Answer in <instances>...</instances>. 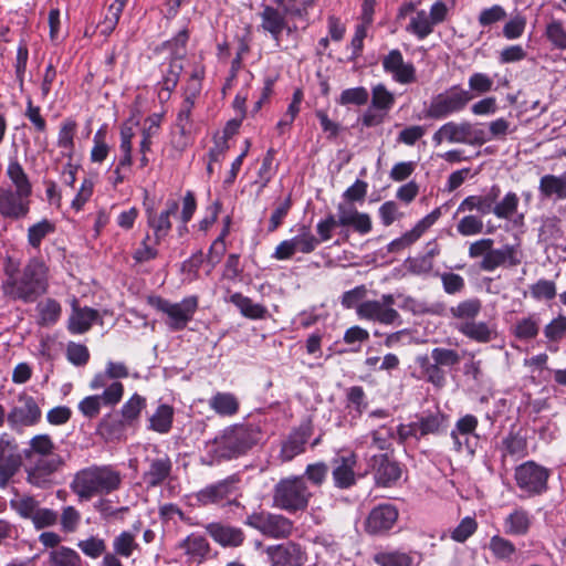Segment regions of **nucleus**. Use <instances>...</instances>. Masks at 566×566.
Instances as JSON below:
<instances>
[{
  "mask_svg": "<svg viewBox=\"0 0 566 566\" xmlns=\"http://www.w3.org/2000/svg\"><path fill=\"white\" fill-rule=\"evenodd\" d=\"M549 472L534 461H526L515 469L514 478L521 491L537 495L547 489Z\"/></svg>",
  "mask_w": 566,
  "mask_h": 566,
  "instance_id": "obj_13",
  "label": "nucleus"
},
{
  "mask_svg": "<svg viewBox=\"0 0 566 566\" xmlns=\"http://www.w3.org/2000/svg\"><path fill=\"white\" fill-rule=\"evenodd\" d=\"M36 324L40 326H52L56 324L62 315L60 302L48 297L39 302L35 306Z\"/></svg>",
  "mask_w": 566,
  "mask_h": 566,
  "instance_id": "obj_37",
  "label": "nucleus"
},
{
  "mask_svg": "<svg viewBox=\"0 0 566 566\" xmlns=\"http://www.w3.org/2000/svg\"><path fill=\"white\" fill-rule=\"evenodd\" d=\"M538 321L534 316L523 317L514 326V335L518 339H532L538 334Z\"/></svg>",
  "mask_w": 566,
  "mask_h": 566,
  "instance_id": "obj_62",
  "label": "nucleus"
},
{
  "mask_svg": "<svg viewBox=\"0 0 566 566\" xmlns=\"http://www.w3.org/2000/svg\"><path fill=\"white\" fill-rule=\"evenodd\" d=\"M436 145L447 142L450 144H464L481 146L486 143L485 133L470 122H447L439 127L432 136Z\"/></svg>",
  "mask_w": 566,
  "mask_h": 566,
  "instance_id": "obj_8",
  "label": "nucleus"
},
{
  "mask_svg": "<svg viewBox=\"0 0 566 566\" xmlns=\"http://www.w3.org/2000/svg\"><path fill=\"white\" fill-rule=\"evenodd\" d=\"M489 548L493 556L501 560L511 559L516 552L515 545L511 541L500 535H494L491 537Z\"/></svg>",
  "mask_w": 566,
  "mask_h": 566,
  "instance_id": "obj_53",
  "label": "nucleus"
},
{
  "mask_svg": "<svg viewBox=\"0 0 566 566\" xmlns=\"http://www.w3.org/2000/svg\"><path fill=\"white\" fill-rule=\"evenodd\" d=\"M313 495L304 476H286L273 486L272 506L290 514L305 512Z\"/></svg>",
  "mask_w": 566,
  "mask_h": 566,
  "instance_id": "obj_5",
  "label": "nucleus"
},
{
  "mask_svg": "<svg viewBox=\"0 0 566 566\" xmlns=\"http://www.w3.org/2000/svg\"><path fill=\"white\" fill-rule=\"evenodd\" d=\"M182 69V60L171 57L161 82L163 90L168 94L177 86Z\"/></svg>",
  "mask_w": 566,
  "mask_h": 566,
  "instance_id": "obj_63",
  "label": "nucleus"
},
{
  "mask_svg": "<svg viewBox=\"0 0 566 566\" xmlns=\"http://www.w3.org/2000/svg\"><path fill=\"white\" fill-rule=\"evenodd\" d=\"M171 468V460L167 455L149 459L148 468L142 476L143 482L147 488L158 486L170 475Z\"/></svg>",
  "mask_w": 566,
  "mask_h": 566,
  "instance_id": "obj_33",
  "label": "nucleus"
},
{
  "mask_svg": "<svg viewBox=\"0 0 566 566\" xmlns=\"http://www.w3.org/2000/svg\"><path fill=\"white\" fill-rule=\"evenodd\" d=\"M229 301L238 307L240 313L250 319H263L268 315V310L260 303H254L250 297L241 293H233Z\"/></svg>",
  "mask_w": 566,
  "mask_h": 566,
  "instance_id": "obj_39",
  "label": "nucleus"
},
{
  "mask_svg": "<svg viewBox=\"0 0 566 566\" xmlns=\"http://www.w3.org/2000/svg\"><path fill=\"white\" fill-rule=\"evenodd\" d=\"M500 196L499 186L494 185L490 188L486 195L469 196L464 198L459 205L457 212H471L478 211L481 214H489L493 212V203L496 202Z\"/></svg>",
  "mask_w": 566,
  "mask_h": 566,
  "instance_id": "obj_31",
  "label": "nucleus"
},
{
  "mask_svg": "<svg viewBox=\"0 0 566 566\" xmlns=\"http://www.w3.org/2000/svg\"><path fill=\"white\" fill-rule=\"evenodd\" d=\"M532 524L531 515L523 509H516L504 520V531L509 535H526Z\"/></svg>",
  "mask_w": 566,
  "mask_h": 566,
  "instance_id": "obj_38",
  "label": "nucleus"
},
{
  "mask_svg": "<svg viewBox=\"0 0 566 566\" xmlns=\"http://www.w3.org/2000/svg\"><path fill=\"white\" fill-rule=\"evenodd\" d=\"M395 95L384 84H377L371 88V104L360 117L364 127L381 125L394 107Z\"/></svg>",
  "mask_w": 566,
  "mask_h": 566,
  "instance_id": "obj_11",
  "label": "nucleus"
},
{
  "mask_svg": "<svg viewBox=\"0 0 566 566\" xmlns=\"http://www.w3.org/2000/svg\"><path fill=\"white\" fill-rule=\"evenodd\" d=\"M11 509L22 518L31 520L40 506L39 502L29 495H22L10 502Z\"/></svg>",
  "mask_w": 566,
  "mask_h": 566,
  "instance_id": "obj_56",
  "label": "nucleus"
},
{
  "mask_svg": "<svg viewBox=\"0 0 566 566\" xmlns=\"http://www.w3.org/2000/svg\"><path fill=\"white\" fill-rule=\"evenodd\" d=\"M192 142V127L175 124L170 144L178 153H182Z\"/></svg>",
  "mask_w": 566,
  "mask_h": 566,
  "instance_id": "obj_59",
  "label": "nucleus"
},
{
  "mask_svg": "<svg viewBox=\"0 0 566 566\" xmlns=\"http://www.w3.org/2000/svg\"><path fill=\"white\" fill-rule=\"evenodd\" d=\"M245 524L275 539L287 538L294 530V523L289 517L270 512L253 513L247 517Z\"/></svg>",
  "mask_w": 566,
  "mask_h": 566,
  "instance_id": "obj_9",
  "label": "nucleus"
},
{
  "mask_svg": "<svg viewBox=\"0 0 566 566\" xmlns=\"http://www.w3.org/2000/svg\"><path fill=\"white\" fill-rule=\"evenodd\" d=\"M472 98L473 95L470 91L461 85H452L430 99L424 109V117L430 119L447 118L462 112Z\"/></svg>",
  "mask_w": 566,
  "mask_h": 566,
  "instance_id": "obj_6",
  "label": "nucleus"
},
{
  "mask_svg": "<svg viewBox=\"0 0 566 566\" xmlns=\"http://www.w3.org/2000/svg\"><path fill=\"white\" fill-rule=\"evenodd\" d=\"M71 314L67 319V329L73 335L84 334L88 332L98 318V312L94 308L78 305L77 298H73L71 303Z\"/></svg>",
  "mask_w": 566,
  "mask_h": 566,
  "instance_id": "obj_28",
  "label": "nucleus"
},
{
  "mask_svg": "<svg viewBox=\"0 0 566 566\" xmlns=\"http://www.w3.org/2000/svg\"><path fill=\"white\" fill-rule=\"evenodd\" d=\"M446 421V416L442 412H436L428 416H422L418 421L409 424V433L413 436H427L437 433Z\"/></svg>",
  "mask_w": 566,
  "mask_h": 566,
  "instance_id": "obj_41",
  "label": "nucleus"
},
{
  "mask_svg": "<svg viewBox=\"0 0 566 566\" xmlns=\"http://www.w3.org/2000/svg\"><path fill=\"white\" fill-rule=\"evenodd\" d=\"M177 548L181 552L185 564L188 566H199L205 563L211 552L208 539L197 533H191L177 544Z\"/></svg>",
  "mask_w": 566,
  "mask_h": 566,
  "instance_id": "obj_18",
  "label": "nucleus"
},
{
  "mask_svg": "<svg viewBox=\"0 0 566 566\" xmlns=\"http://www.w3.org/2000/svg\"><path fill=\"white\" fill-rule=\"evenodd\" d=\"M19 406L12 408L7 419L11 427L32 426L41 417V410L35 400L30 396H20Z\"/></svg>",
  "mask_w": 566,
  "mask_h": 566,
  "instance_id": "obj_26",
  "label": "nucleus"
},
{
  "mask_svg": "<svg viewBox=\"0 0 566 566\" xmlns=\"http://www.w3.org/2000/svg\"><path fill=\"white\" fill-rule=\"evenodd\" d=\"M426 232V230L417 222L416 226L403 233L400 238L392 240L388 244L389 252H398L403 250L405 248L415 243L420 237Z\"/></svg>",
  "mask_w": 566,
  "mask_h": 566,
  "instance_id": "obj_60",
  "label": "nucleus"
},
{
  "mask_svg": "<svg viewBox=\"0 0 566 566\" xmlns=\"http://www.w3.org/2000/svg\"><path fill=\"white\" fill-rule=\"evenodd\" d=\"M319 240L312 232L311 227L301 224L296 228V234L291 239L280 242L274 252L273 258L279 261L290 260L296 253L310 254L316 250Z\"/></svg>",
  "mask_w": 566,
  "mask_h": 566,
  "instance_id": "obj_10",
  "label": "nucleus"
},
{
  "mask_svg": "<svg viewBox=\"0 0 566 566\" xmlns=\"http://www.w3.org/2000/svg\"><path fill=\"white\" fill-rule=\"evenodd\" d=\"M57 455L54 453V443L50 436L39 434L31 439L30 446L24 450L25 459Z\"/></svg>",
  "mask_w": 566,
  "mask_h": 566,
  "instance_id": "obj_47",
  "label": "nucleus"
},
{
  "mask_svg": "<svg viewBox=\"0 0 566 566\" xmlns=\"http://www.w3.org/2000/svg\"><path fill=\"white\" fill-rule=\"evenodd\" d=\"M174 408L169 405H159L149 417L148 429L160 434L168 433L172 427Z\"/></svg>",
  "mask_w": 566,
  "mask_h": 566,
  "instance_id": "obj_45",
  "label": "nucleus"
},
{
  "mask_svg": "<svg viewBox=\"0 0 566 566\" xmlns=\"http://www.w3.org/2000/svg\"><path fill=\"white\" fill-rule=\"evenodd\" d=\"M483 220L474 214H468L461 218L457 224V231L463 237H473L483 232Z\"/></svg>",
  "mask_w": 566,
  "mask_h": 566,
  "instance_id": "obj_58",
  "label": "nucleus"
},
{
  "mask_svg": "<svg viewBox=\"0 0 566 566\" xmlns=\"http://www.w3.org/2000/svg\"><path fill=\"white\" fill-rule=\"evenodd\" d=\"M20 465V457L12 452L4 441L0 440V486L7 485Z\"/></svg>",
  "mask_w": 566,
  "mask_h": 566,
  "instance_id": "obj_36",
  "label": "nucleus"
},
{
  "mask_svg": "<svg viewBox=\"0 0 566 566\" xmlns=\"http://www.w3.org/2000/svg\"><path fill=\"white\" fill-rule=\"evenodd\" d=\"M266 555L271 566H303L306 562L305 552L293 542L269 546Z\"/></svg>",
  "mask_w": 566,
  "mask_h": 566,
  "instance_id": "obj_20",
  "label": "nucleus"
},
{
  "mask_svg": "<svg viewBox=\"0 0 566 566\" xmlns=\"http://www.w3.org/2000/svg\"><path fill=\"white\" fill-rule=\"evenodd\" d=\"M482 310V302L476 298H467L450 307V314L454 319L468 322L479 316Z\"/></svg>",
  "mask_w": 566,
  "mask_h": 566,
  "instance_id": "obj_48",
  "label": "nucleus"
},
{
  "mask_svg": "<svg viewBox=\"0 0 566 566\" xmlns=\"http://www.w3.org/2000/svg\"><path fill=\"white\" fill-rule=\"evenodd\" d=\"M538 193L542 200L565 201L566 200V171L562 174H545L538 181Z\"/></svg>",
  "mask_w": 566,
  "mask_h": 566,
  "instance_id": "obj_29",
  "label": "nucleus"
},
{
  "mask_svg": "<svg viewBox=\"0 0 566 566\" xmlns=\"http://www.w3.org/2000/svg\"><path fill=\"white\" fill-rule=\"evenodd\" d=\"M524 252L520 241L512 244H504L501 248H492L485 260H481L480 269L485 272H493L499 268L513 269L522 264Z\"/></svg>",
  "mask_w": 566,
  "mask_h": 566,
  "instance_id": "obj_15",
  "label": "nucleus"
},
{
  "mask_svg": "<svg viewBox=\"0 0 566 566\" xmlns=\"http://www.w3.org/2000/svg\"><path fill=\"white\" fill-rule=\"evenodd\" d=\"M385 72L391 74L392 78L400 84L416 82V69L413 64L405 62L401 52L397 49L389 51L382 59Z\"/></svg>",
  "mask_w": 566,
  "mask_h": 566,
  "instance_id": "obj_22",
  "label": "nucleus"
},
{
  "mask_svg": "<svg viewBox=\"0 0 566 566\" xmlns=\"http://www.w3.org/2000/svg\"><path fill=\"white\" fill-rule=\"evenodd\" d=\"M6 174L10 179L12 186L14 187L13 191H18L29 196L32 195V185L19 161L11 160L8 164Z\"/></svg>",
  "mask_w": 566,
  "mask_h": 566,
  "instance_id": "obj_46",
  "label": "nucleus"
},
{
  "mask_svg": "<svg viewBox=\"0 0 566 566\" xmlns=\"http://www.w3.org/2000/svg\"><path fill=\"white\" fill-rule=\"evenodd\" d=\"M122 483L120 473L108 465H91L77 471L71 483V491L80 502L116 491Z\"/></svg>",
  "mask_w": 566,
  "mask_h": 566,
  "instance_id": "obj_2",
  "label": "nucleus"
},
{
  "mask_svg": "<svg viewBox=\"0 0 566 566\" xmlns=\"http://www.w3.org/2000/svg\"><path fill=\"white\" fill-rule=\"evenodd\" d=\"M145 408L146 398L138 394H134L120 408V426H134L138 421L139 416Z\"/></svg>",
  "mask_w": 566,
  "mask_h": 566,
  "instance_id": "obj_44",
  "label": "nucleus"
},
{
  "mask_svg": "<svg viewBox=\"0 0 566 566\" xmlns=\"http://www.w3.org/2000/svg\"><path fill=\"white\" fill-rule=\"evenodd\" d=\"M55 231V224L48 219H43L28 229V243L38 249L42 240Z\"/></svg>",
  "mask_w": 566,
  "mask_h": 566,
  "instance_id": "obj_52",
  "label": "nucleus"
},
{
  "mask_svg": "<svg viewBox=\"0 0 566 566\" xmlns=\"http://www.w3.org/2000/svg\"><path fill=\"white\" fill-rule=\"evenodd\" d=\"M1 289L11 300L32 303L49 290V268L39 258L30 259L23 268L18 261L7 258Z\"/></svg>",
  "mask_w": 566,
  "mask_h": 566,
  "instance_id": "obj_1",
  "label": "nucleus"
},
{
  "mask_svg": "<svg viewBox=\"0 0 566 566\" xmlns=\"http://www.w3.org/2000/svg\"><path fill=\"white\" fill-rule=\"evenodd\" d=\"M375 560L380 566H411L412 558L402 552H387L376 555Z\"/></svg>",
  "mask_w": 566,
  "mask_h": 566,
  "instance_id": "obj_64",
  "label": "nucleus"
},
{
  "mask_svg": "<svg viewBox=\"0 0 566 566\" xmlns=\"http://www.w3.org/2000/svg\"><path fill=\"white\" fill-rule=\"evenodd\" d=\"M140 531V523L133 524L130 530L123 531L113 538L112 547L113 553L125 558H129L136 551L139 549V544L136 541Z\"/></svg>",
  "mask_w": 566,
  "mask_h": 566,
  "instance_id": "obj_34",
  "label": "nucleus"
},
{
  "mask_svg": "<svg viewBox=\"0 0 566 566\" xmlns=\"http://www.w3.org/2000/svg\"><path fill=\"white\" fill-rule=\"evenodd\" d=\"M518 203V196L513 191H509L500 201L496 200V202L493 203L492 213L497 219L514 220L515 223L522 222L524 214L517 213Z\"/></svg>",
  "mask_w": 566,
  "mask_h": 566,
  "instance_id": "obj_35",
  "label": "nucleus"
},
{
  "mask_svg": "<svg viewBox=\"0 0 566 566\" xmlns=\"http://www.w3.org/2000/svg\"><path fill=\"white\" fill-rule=\"evenodd\" d=\"M531 297L536 302H551L557 296V285L554 281L539 279L528 287Z\"/></svg>",
  "mask_w": 566,
  "mask_h": 566,
  "instance_id": "obj_51",
  "label": "nucleus"
},
{
  "mask_svg": "<svg viewBox=\"0 0 566 566\" xmlns=\"http://www.w3.org/2000/svg\"><path fill=\"white\" fill-rule=\"evenodd\" d=\"M77 124L72 118H66L61 123L59 135H57V146L64 149L66 155L72 158L74 154V137L76 135Z\"/></svg>",
  "mask_w": 566,
  "mask_h": 566,
  "instance_id": "obj_49",
  "label": "nucleus"
},
{
  "mask_svg": "<svg viewBox=\"0 0 566 566\" xmlns=\"http://www.w3.org/2000/svg\"><path fill=\"white\" fill-rule=\"evenodd\" d=\"M395 297L391 294H384L380 300L365 301L357 308L359 318L375 321L384 325H391L400 322V315L394 308Z\"/></svg>",
  "mask_w": 566,
  "mask_h": 566,
  "instance_id": "obj_14",
  "label": "nucleus"
},
{
  "mask_svg": "<svg viewBox=\"0 0 566 566\" xmlns=\"http://www.w3.org/2000/svg\"><path fill=\"white\" fill-rule=\"evenodd\" d=\"M178 208L179 205L176 200H168L166 202V208L158 216L154 212H148L147 222L154 230L156 244H159L160 240L171 230L172 224L170 222V217L177 213Z\"/></svg>",
  "mask_w": 566,
  "mask_h": 566,
  "instance_id": "obj_32",
  "label": "nucleus"
},
{
  "mask_svg": "<svg viewBox=\"0 0 566 566\" xmlns=\"http://www.w3.org/2000/svg\"><path fill=\"white\" fill-rule=\"evenodd\" d=\"M124 386L119 381H113L101 395L87 396L78 402L80 412L86 418H95L102 405L116 406L123 398Z\"/></svg>",
  "mask_w": 566,
  "mask_h": 566,
  "instance_id": "obj_16",
  "label": "nucleus"
},
{
  "mask_svg": "<svg viewBox=\"0 0 566 566\" xmlns=\"http://www.w3.org/2000/svg\"><path fill=\"white\" fill-rule=\"evenodd\" d=\"M27 481L36 488H46L53 483L54 474L64 465L61 455L25 459Z\"/></svg>",
  "mask_w": 566,
  "mask_h": 566,
  "instance_id": "obj_12",
  "label": "nucleus"
},
{
  "mask_svg": "<svg viewBox=\"0 0 566 566\" xmlns=\"http://www.w3.org/2000/svg\"><path fill=\"white\" fill-rule=\"evenodd\" d=\"M371 469L376 485L382 488L395 485L402 473L399 464L386 454L374 455L371 458Z\"/></svg>",
  "mask_w": 566,
  "mask_h": 566,
  "instance_id": "obj_24",
  "label": "nucleus"
},
{
  "mask_svg": "<svg viewBox=\"0 0 566 566\" xmlns=\"http://www.w3.org/2000/svg\"><path fill=\"white\" fill-rule=\"evenodd\" d=\"M336 218L339 227L352 228L361 235L368 234L373 230L371 217L366 212L358 211L352 202H339Z\"/></svg>",
  "mask_w": 566,
  "mask_h": 566,
  "instance_id": "obj_19",
  "label": "nucleus"
},
{
  "mask_svg": "<svg viewBox=\"0 0 566 566\" xmlns=\"http://www.w3.org/2000/svg\"><path fill=\"white\" fill-rule=\"evenodd\" d=\"M261 437V429L258 424L231 426L213 440L212 451L220 459L238 458L255 446Z\"/></svg>",
  "mask_w": 566,
  "mask_h": 566,
  "instance_id": "obj_4",
  "label": "nucleus"
},
{
  "mask_svg": "<svg viewBox=\"0 0 566 566\" xmlns=\"http://www.w3.org/2000/svg\"><path fill=\"white\" fill-rule=\"evenodd\" d=\"M149 304L167 316L166 324L171 331H182L192 321L198 310V297L191 295L172 303L160 296H154L149 298Z\"/></svg>",
  "mask_w": 566,
  "mask_h": 566,
  "instance_id": "obj_7",
  "label": "nucleus"
},
{
  "mask_svg": "<svg viewBox=\"0 0 566 566\" xmlns=\"http://www.w3.org/2000/svg\"><path fill=\"white\" fill-rule=\"evenodd\" d=\"M398 518V510L392 504H379L367 516L365 528L369 534H380L390 530Z\"/></svg>",
  "mask_w": 566,
  "mask_h": 566,
  "instance_id": "obj_23",
  "label": "nucleus"
},
{
  "mask_svg": "<svg viewBox=\"0 0 566 566\" xmlns=\"http://www.w3.org/2000/svg\"><path fill=\"white\" fill-rule=\"evenodd\" d=\"M545 35L552 45L558 50H566V30L559 20H552L546 25Z\"/></svg>",
  "mask_w": 566,
  "mask_h": 566,
  "instance_id": "obj_61",
  "label": "nucleus"
},
{
  "mask_svg": "<svg viewBox=\"0 0 566 566\" xmlns=\"http://www.w3.org/2000/svg\"><path fill=\"white\" fill-rule=\"evenodd\" d=\"M239 400L231 392H217L209 399V407L221 417H232L239 410Z\"/></svg>",
  "mask_w": 566,
  "mask_h": 566,
  "instance_id": "obj_43",
  "label": "nucleus"
},
{
  "mask_svg": "<svg viewBox=\"0 0 566 566\" xmlns=\"http://www.w3.org/2000/svg\"><path fill=\"white\" fill-rule=\"evenodd\" d=\"M357 457L354 452H347L333 460V481L338 489H348L356 483L355 468Z\"/></svg>",
  "mask_w": 566,
  "mask_h": 566,
  "instance_id": "obj_25",
  "label": "nucleus"
},
{
  "mask_svg": "<svg viewBox=\"0 0 566 566\" xmlns=\"http://www.w3.org/2000/svg\"><path fill=\"white\" fill-rule=\"evenodd\" d=\"M127 2L128 0H115L108 7L107 13L101 23V31L103 34H109L115 29Z\"/></svg>",
  "mask_w": 566,
  "mask_h": 566,
  "instance_id": "obj_54",
  "label": "nucleus"
},
{
  "mask_svg": "<svg viewBox=\"0 0 566 566\" xmlns=\"http://www.w3.org/2000/svg\"><path fill=\"white\" fill-rule=\"evenodd\" d=\"M30 197L13 191L12 187H0V217L12 221L25 218L30 212Z\"/></svg>",
  "mask_w": 566,
  "mask_h": 566,
  "instance_id": "obj_17",
  "label": "nucleus"
},
{
  "mask_svg": "<svg viewBox=\"0 0 566 566\" xmlns=\"http://www.w3.org/2000/svg\"><path fill=\"white\" fill-rule=\"evenodd\" d=\"M286 15L284 11L272 6H264L260 12V29L271 35L277 48H280V36L287 27Z\"/></svg>",
  "mask_w": 566,
  "mask_h": 566,
  "instance_id": "obj_30",
  "label": "nucleus"
},
{
  "mask_svg": "<svg viewBox=\"0 0 566 566\" xmlns=\"http://www.w3.org/2000/svg\"><path fill=\"white\" fill-rule=\"evenodd\" d=\"M307 439L308 432L306 430H297L291 433L282 444L280 452L281 460L287 462L303 453Z\"/></svg>",
  "mask_w": 566,
  "mask_h": 566,
  "instance_id": "obj_40",
  "label": "nucleus"
},
{
  "mask_svg": "<svg viewBox=\"0 0 566 566\" xmlns=\"http://www.w3.org/2000/svg\"><path fill=\"white\" fill-rule=\"evenodd\" d=\"M237 494V481L229 478L214 484L207 485L197 493V500L202 505L231 503Z\"/></svg>",
  "mask_w": 566,
  "mask_h": 566,
  "instance_id": "obj_21",
  "label": "nucleus"
},
{
  "mask_svg": "<svg viewBox=\"0 0 566 566\" xmlns=\"http://www.w3.org/2000/svg\"><path fill=\"white\" fill-rule=\"evenodd\" d=\"M207 534L222 547H239L244 542V534L241 528L212 522L205 525Z\"/></svg>",
  "mask_w": 566,
  "mask_h": 566,
  "instance_id": "obj_27",
  "label": "nucleus"
},
{
  "mask_svg": "<svg viewBox=\"0 0 566 566\" xmlns=\"http://www.w3.org/2000/svg\"><path fill=\"white\" fill-rule=\"evenodd\" d=\"M526 17L521 12L513 14L504 24L502 33L507 40L520 39L526 29Z\"/></svg>",
  "mask_w": 566,
  "mask_h": 566,
  "instance_id": "obj_55",
  "label": "nucleus"
},
{
  "mask_svg": "<svg viewBox=\"0 0 566 566\" xmlns=\"http://www.w3.org/2000/svg\"><path fill=\"white\" fill-rule=\"evenodd\" d=\"M419 366L421 368L422 376L431 384L437 387H440L444 382V374L439 367V365L424 356L418 359Z\"/></svg>",
  "mask_w": 566,
  "mask_h": 566,
  "instance_id": "obj_57",
  "label": "nucleus"
},
{
  "mask_svg": "<svg viewBox=\"0 0 566 566\" xmlns=\"http://www.w3.org/2000/svg\"><path fill=\"white\" fill-rule=\"evenodd\" d=\"M448 6L438 0L432 3L429 11L418 8V2H403L397 12L398 19L408 18L405 27L407 33L422 41L427 39L433 31L436 25L443 23L448 19Z\"/></svg>",
  "mask_w": 566,
  "mask_h": 566,
  "instance_id": "obj_3",
  "label": "nucleus"
},
{
  "mask_svg": "<svg viewBox=\"0 0 566 566\" xmlns=\"http://www.w3.org/2000/svg\"><path fill=\"white\" fill-rule=\"evenodd\" d=\"M49 566H81V556L76 551L60 546L49 552Z\"/></svg>",
  "mask_w": 566,
  "mask_h": 566,
  "instance_id": "obj_50",
  "label": "nucleus"
},
{
  "mask_svg": "<svg viewBox=\"0 0 566 566\" xmlns=\"http://www.w3.org/2000/svg\"><path fill=\"white\" fill-rule=\"evenodd\" d=\"M457 329L465 337L478 343H488L493 338V332L485 322H476L474 319L460 322L457 325Z\"/></svg>",
  "mask_w": 566,
  "mask_h": 566,
  "instance_id": "obj_42",
  "label": "nucleus"
}]
</instances>
